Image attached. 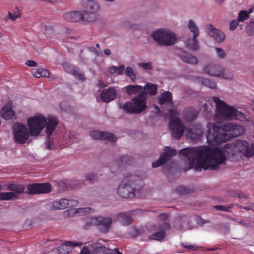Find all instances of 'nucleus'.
I'll return each instance as SVG.
<instances>
[{
  "instance_id": "37",
  "label": "nucleus",
  "mask_w": 254,
  "mask_h": 254,
  "mask_svg": "<svg viewBox=\"0 0 254 254\" xmlns=\"http://www.w3.org/2000/svg\"><path fill=\"white\" fill-rule=\"evenodd\" d=\"M146 90L150 95H154L157 93V86L155 84L147 83L146 84Z\"/></svg>"
},
{
  "instance_id": "26",
  "label": "nucleus",
  "mask_w": 254,
  "mask_h": 254,
  "mask_svg": "<svg viewBox=\"0 0 254 254\" xmlns=\"http://www.w3.org/2000/svg\"><path fill=\"white\" fill-rule=\"evenodd\" d=\"M7 189L8 190L13 191L17 195V198L20 194L23 193L25 190L24 187L22 185H18L12 183L7 184Z\"/></svg>"
},
{
  "instance_id": "63",
  "label": "nucleus",
  "mask_w": 254,
  "mask_h": 254,
  "mask_svg": "<svg viewBox=\"0 0 254 254\" xmlns=\"http://www.w3.org/2000/svg\"><path fill=\"white\" fill-rule=\"evenodd\" d=\"M96 46L97 48H99L100 47L99 44H98V43L96 44Z\"/></svg>"
},
{
  "instance_id": "3",
  "label": "nucleus",
  "mask_w": 254,
  "mask_h": 254,
  "mask_svg": "<svg viewBox=\"0 0 254 254\" xmlns=\"http://www.w3.org/2000/svg\"><path fill=\"white\" fill-rule=\"evenodd\" d=\"M58 124V121L55 118L46 119L42 115H39L29 118L28 119L30 133L31 136H37L41 130L46 127L47 135L45 141V146L48 149H55L53 146V141L51 140L50 136L53 133L56 127Z\"/></svg>"
},
{
  "instance_id": "12",
  "label": "nucleus",
  "mask_w": 254,
  "mask_h": 254,
  "mask_svg": "<svg viewBox=\"0 0 254 254\" xmlns=\"http://www.w3.org/2000/svg\"><path fill=\"white\" fill-rule=\"evenodd\" d=\"M13 133L15 141L20 144L25 143L29 139V131L21 123H17L14 125Z\"/></svg>"
},
{
  "instance_id": "34",
  "label": "nucleus",
  "mask_w": 254,
  "mask_h": 254,
  "mask_svg": "<svg viewBox=\"0 0 254 254\" xmlns=\"http://www.w3.org/2000/svg\"><path fill=\"white\" fill-rule=\"evenodd\" d=\"M70 72L74 76L79 80L81 81H84L85 80L84 74L80 72L79 69L77 67L71 68Z\"/></svg>"
},
{
  "instance_id": "44",
  "label": "nucleus",
  "mask_w": 254,
  "mask_h": 254,
  "mask_svg": "<svg viewBox=\"0 0 254 254\" xmlns=\"http://www.w3.org/2000/svg\"><path fill=\"white\" fill-rule=\"evenodd\" d=\"M86 178L87 180H88V181H89L91 183H94L95 181H96L97 180H98V177H97L96 174L93 173L88 174L86 176Z\"/></svg>"
},
{
  "instance_id": "49",
  "label": "nucleus",
  "mask_w": 254,
  "mask_h": 254,
  "mask_svg": "<svg viewBox=\"0 0 254 254\" xmlns=\"http://www.w3.org/2000/svg\"><path fill=\"white\" fill-rule=\"evenodd\" d=\"M125 70L124 66L123 65H120L119 67H117L116 74L118 75H122Z\"/></svg>"
},
{
  "instance_id": "27",
  "label": "nucleus",
  "mask_w": 254,
  "mask_h": 254,
  "mask_svg": "<svg viewBox=\"0 0 254 254\" xmlns=\"http://www.w3.org/2000/svg\"><path fill=\"white\" fill-rule=\"evenodd\" d=\"M117 219L123 225H128L132 222V219L129 214L121 213L117 216Z\"/></svg>"
},
{
  "instance_id": "21",
  "label": "nucleus",
  "mask_w": 254,
  "mask_h": 254,
  "mask_svg": "<svg viewBox=\"0 0 254 254\" xmlns=\"http://www.w3.org/2000/svg\"><path fill=\"white\" fill-rule=\"evenodd\" d=\"M12 108V102L11 101H8L0 112L1 117L6 120L11 119L15 115V112Z\"/></svg>"
},
{
  "instance_id": "16",
  "label": "nucleus",
  "mask_w": 254,
  "mask_h": 254,
  "mask_svg": "<svg viewBox=\"0 0 254 254\" xmlns=\"http://www.w3.org/2000/svg\"><path fill=\"white\" fill-rule=\"evenodd\" d=\"M83 7L85 9V11H82L83 13H87V17L93 18V21L96 19L95 13L98 11L99 9L98 3L94 0H82Z\"/></svg>"
},
{
  "instance_id": "9",
  "label": "nucleus",
  "mask_w": 254,
  "mask_h": 254,
  "mask_svg": "<svg viewBox=\"0 0 254 254\" xmlns=\"http://www.w3.org/2000/svg\"><path fill=\"white\" fill-rule=\"evenodd\" d=\"M112 224V220L110 217L101 216L90 217L86 220L83 228L88 229L91 226H96L101 233H107L109 232Z\"/></svg>"
},
{
  "instance_id": "18",
  "label": "nucleus",
  "mask_w": 254,
  "mask_h": 254,
  "mask_svg": "<svg viewBox=\"0 0 254 254\" xmlns=\"http://www.w3.org/2000/svg\"><path fill=\"white\" fill-rule=\"evenodd\" d=\"M176 151L169 147H165L164 152L160 155L159 159L152 163L153 168L158 167L167 162L171 157L175 156Z\"/></svg>"
},
{
  "instance_id": "40",
  "label": "nucleus",
  "mask_w": 254,
  "mask_h": 254,
  "mask_svg": "<svg viewBox=\"0 0 254 254\" xmlns=\"http://www.w3.org/2000/svg\"><path fill=\"white\" fill-rule=\"evenodd\" d=\"M121 165H130L132 164V159L128 156H122L120 160Z\"/></svg>"
},
{
  "instance_id": "46",
  "label": "nucleus",
  "mask_w": 254,
  "mask_h": 254,
  "mask_svg": "<svg viewBox=\"0 0 254 254\" xmlns=\"http://www.w3.org/2000/svg\"><path fill=\"white\" fill-rule=\"evenodd\" d=\"M215 50L217 54L219 57H220V58H223L225 57L226 54L222 49L218 47H216Z\"/></svg>"
},
{
  "instance_id": "33",
  "label": "nucleus",
  "mask_w": 254,
  "mask_h": 254,
  "mask_svg": "<svg viewBox=\"0 0 254 254\" xmlns=\"http://www.w3.org/2000/svg\"><path fill=\"white\" fill-rule=\"evenodd\" d=\"M93 254H115L110 250L105 247L100 246L96 248L93 251Z\"/></svg>"
},
{
  "instance_id": "60",
  "label": "nucleus",
  "mask_w": 254,
  "mask_h": 254,
  "mask_svg": "<svg viewBox=\"0 0 254 254\" xmlns=\"http://www.w3.org/2000/svg\"><path fill=\"white\" fill-rule=\"evenodd\" d=\"M251 107L252 110L254 111V100L252 103Z\"/></svg>"
},
{
  "instance_id": "31",
  "label": "nucleus",
  "mask_w": 254,
  "mask_h": 254,
  "mask_svg": "<svg viewBox=\"0 0 254 254\" xmlns=\"http://www.w3.org/2000/svg\"><path fill=\"white\" fill-rule=\"evenodd\" d=\"M176 192L179 195H186L190 193L192 190L184 186H179L175 189Z\"/></svg>"
},
{
  "instance_id": "19",
  "label": "nucleus",
  "mask_w": 254,
  "mask_h": 254,
  "mask_svg": "<svg viewBox=\"0 0 254 254\" xmlns=\"http://www.w3.org/2000/svg\"><path fill=\"white\" fill-rule=\"evenodd\" d=\"M90 135L94 139L106 140L112 142H116L117 140V137L114 134L107 132L94 130L90 132Z\"/></svg>"
},
{
  "instance_id": "42",
  "label": "nucleus",
  "mask_w": 254,
  "mask_h": 254,
  "mask_svg": "<svg viewBox=\"0 0 254 254\" xmlns=\"http://www.w3.org/2000/svg\"><path fill=\"white\" fill-rule=\"evenodd\" d=\"M75 214H85L87 213H89L91 211V209L89 207L86 208H80L79 209H76L73 210Z\"/></svg>"
},
{
  "instance_id": "38",
  "label": "nucleus",
  "mask_w": 254,
  "mask_h": 254,
  "mask_svg": "<svg viewBox=\"0 0 254 254\" xmlns=\"http://www.w3.org/2000/svg\"><path fill=\"white\" fill-rule=\"evenodd\" d=\"M249 13L246 10L240 11L238 14L237 21L238 22H243L249 18Z\"/></svg>"
},
{
  "instance_id": "7",
  "label": "nucleus",
  "mask_w": 254,
  "mask_h": 254,
  "mask_svg": "<svg viewBox=\"0 0 254 254\" xmlns=\"http://www.w3.org/2000/svg\"><path fill=\"white\" fill-rule=\"evenodd\" d=\"M153 40L159 45L164 46L173 45L176 42L175 34L168 29H160L151 34Z\"/></svg>"
},
{
  "instance_id": "11",
  "label": "nucleus",
  "mask_w": 254,
  "mask_h": 254,
  "mask_svg": "<svg viewBox=\"0 0 254 254\" xmlns=\"http://www.w3.org/2000/svg\"><path fill=\"white\" fill-rule=\"evenodd\" d=\"M189 30L193 33V38H189L186 42V46L192 50H196L198 48L197 38L199 35V30L197 25L192 20H190L187 24Z\"/></svg>"
},
{
  "instance_id": "17",
  "label": "nucleus",
  "mask_w": 254,
  "mask_h": 254,
  "mask_svg": "<svg viewBox=\"0 0 254 254\" xmlns=\"http://www.w3.org/2000/svg\"><path fill=\"white\" fill-rule=\"evenodd\" d=\"M29 194L47 193L51 191V186L49 183L33 184L28 186Z\"/></svg>"
},
{
  "instance_id": "39",
  "label": "nucleus",
  "mask_w": 254,
  "mask_h": 254,
  "mask_svg": "<svg viewBox=\"0 0 254 254\" xmlns=\"http://www.w3.org/2000/svg\"><path fill=\"white\" fill-rule=\"evenodd\" d=\"M201 82L204 86H207L210 88L215 89L216 87V83L208 79L204 78L202 80Z\"/></svg>"
},
{
  "instance_id": "64",
  "label": "nucleus",
  "mask_w": 254,
  "mask_h": 254,
  "mask_svg": "<svg viewBox=\"0 0 254 254\" xmlns=\"http://www.w3.org/2000/svg\"><path fill=\"white\" fill-rule=\"evenodd\" d=\"M2 36V33H0V37Z\"/></svg>"
},
{
  "instance_id": "56",
  "label": "nucleus",
  "mask_w": 254,
  "mask_h": 254,
  "mask_svg": "<svg viewBox=\"0 0 254 254\" xmlns=\"http://www.w3.org/2000/svg\"><path fill=\"white\" fill-rule=\"evenodd\" d=\"M162 228L164 230H169L170 228V224L168 223L164 222L162 224Z\"/></svg>"
},
{
  "instance_id": "8",
  "label": "nucleus",
  "mask_w": 254,
  "mask_h": 254,
  "mask_svg": "<svg viewBox=\"0 0 254 254\" xmlns=\"http://www.w3.org/2000/svg\"><path fill=\"white\" fill-rule=\"evenodd\" d=\"M170 121L169 127L172 136L176 139L180 138L183 134L185 130V127L184 126L180 119L177 118L179 116V112L176 109H169Z\"/></svg>"
},
{
  "instance_id": "25",
  "label": "nucleus",
  "mask_w": 254,
  "mask_h": 254,
  "mask_svg": "<svg viewBox=\"0 0 254 254\" xmlns=\"http://www.w3.org/2000/svg\"><path fill=\"white\" fill-rule=\"evenodd\" d=\"M198 115V111L192 107H189L185 110L183 113L184 119L187 122L195 120Z\"/></svg>"
},
{
  "instance_id": "30",
  "label": "nucleus",
  "mask_w": 254,
  "mask_h": 254,
  "mask_svg": "<svg viewBox=\"0 0 254 254\" xmlns=\"http://www.w3.org/2000/svg\"><path fill=\"white\" fill-rule=\"evenodd\" d=\"M141 89L142 87L138 85H129L126 87V92L129 95L138 93Z\"/></svg>"
},
{
  "instance_id": "48",
  "label": "nucleus",
  "mask_w": 254,
  "mask_h": 254,
  "mask_svg": "<svg viewBox=\"0 0 254 254\" xmlns=\"http://www.w3.org/2000/svg\"><path fill=\"white\" fill-rule=\"evenodd\" d=\"M183 247L190 251H195L197 249V247L193 245L183 244Z\"/></svg>"
},
{
  "instance_id": "2",
  "label": "nucleus",
  "mask_w": 254,
  "mask_h": 254,
  "mask_svg": "<svg viewBox=\"0 0 254 254\" xmlns=\"http://www.w3.org/2000/svg\"><path fill=\"white\" fill-rule=\"evenodd\" d=\"M206 133L207 141L211 146H216L227 141L231 137H238L245 132V127L232 123L219 125L209 123Z\"/></svg>"
},
{
  "instance_id": "1",
  "label": "nucleus",
  "mask_w": 254,
  "mask_h": 254,
  "mask_svg": "<svg viewBox=\"0 0 254 254\" xmlns=\"http://www.w3.org/2000/svg\"><path fill=\"white\" fill-rule=\"evenodd\" d=\"M235 148L243 153L245 157L254 156V143L250 145L246 141L237 140L234 144H227L222 149L201 146L197 147H189L179 151L180 155L187 158L190 168L199 171L202 169L216 170L226 161L225 153L228 149Z\"/></svg>"
},
{
  "instance_id": "32",
  "label": "nucleus",
  "mask_w": 254,
  "mask_h": 254,
  "mask_svg": "<svg viewBox=\"0 0 254 254\" xmlns=\"http://www.w3.org/2000/svg\"><path fill=\"white\" fill-rule=\"evenodd\" d=\"M17 198V195L14 192H0V200H10Z\"/></svg>"
},
{
  "instance_id": "5",
  "label": "nucleus",
  "mask_w": 254,
  "mask_h": 254,
  "mask_svg": "<svg viewBox=\"0 0 254 254\" xmlns=\"http://www.w3.org/2000/svg\"><path fill=\"white\" fill-rule=\"evenodd\" d=\"M213 101L216 104V115L223 119H231L242 120L245 118V115L233 107L229 106L218 97H214Z\"/></svg>"
},
{
  "instance_id": "47",
  "label": "nucleus",
  "mask_w": 254,
  "mask_h": 254,
  "mask_svg": "<svg viewBox=\"0 0 254 254\" xmlns=\"http://www.w3.org/2000/svg\"><path fill=\"white\" fill-rule=\"evenodd\" d=\"M238 21L235 20L231 21L229 24V29L231 31L235 30L238 26Z\"/></svg>"
},
{
  "instance_id": "24",
  "label": "nucleus",
  "mask_w": 254,
  "mask_h": 254,
  "mask_svg": "<svg viewBox=\"0 0 254 254\" xmlns=\"http://www.w3.org/2000/svg\"><path fill=\"white\" fill-rule=\"evenodd\" d=\"M82 245V243L72 241H67L64 244H62L60 247L59 254H67L71 250L68 247H75Z\"/></svg>"
},
{
  "instance_id": "10",
  "label": "nucleus",
  "mask_w": 254,
  "mask_h": 254,
  "mask_svg": "<svg viewBox=\"0 0 254 254\" xmlns=\"http://www.w3.org/2000/svg\"><path fill=\"white\" fill-rule=\"evenodd\" d=\"M205 73L210 75L221 77L225 79L233 78V74L228 70L223 68L220 65L210 64L204 68Z\"/></svg>"
},
{
  "instance_id": "13",
  "label": "nucleus",
  "mask_w": 254,
  "mask_h": 254,
  "mask_svg": "<svg viewBox=\"0 0 254 254\" xmlns=\"http://www.w3.org/2000/svg\"><path fill=\"white\" fill-rule=\"evenodd\" d=\"M78 204V201L76 200L63 198L49 203L48 207L50 210H61L75 207Z\"/></svg>"
},
{
  "instance_id": "58",
  "label": "nucleus",
  "mask_w": 254,
  "mask_h": 254,
  "mask_svg": "<svg viewBox=\"0 0 254 254\" xmlns=\"http://www.w3.org/2000/svg\"><path fill=\"white\" fill-rule=\"evenodd\" d=\"M254 10V7H253L250 8L249 9V10L247 11V12H248V13H249V15H250V14L251 13H252V12H253Z\"/></svg>"
},
{
  "instance_id": "50",
  "label": "nucleus",
  "mask_w": 254,
  "mask_h": 254,
  "mask_svg": "<svg viewBox=\"0 0 254 254\" xmlns=\"http://www.w3.org/2000/svg\"><path fill=\"white\" fill-rule=\"evenodd\" d=\"M25 64L29 67H35L37 65V63L33 60H28L26 62Z\"/></svg>"
},
{
  "instance_id": "6",
  "label": "nucleus",
  "mask_w": 254,
  "mask_h": 254,
  "mask_svg": "<svg viewBox=\"0 0 254 254\" xmlns=\"http://www.w3.org/2000/svg\"><path fill=\"white\" fill-rule=\"evenodd\" d=\"M119 108L127 113L139 114L147 108L145 95L141 93L130 101L119 105Z\"/></svg>"
},
{
  "instance_id": "54",
  "label": "nucleus",
  "mask_w": 254,
  "mask_h": 254,
  "mask_svg": "<svg viewBox=\"0 0 254 254\" xmlns=\"http://www.w3.org/2000/svg\"><path fill=\"white\" fill-rule=\"evenodd\" d=\"M159 217L160 219L165 221L168 218V215L167 213H161L159 215Z\"/></svg>"
},
{
  "instance_id": "59",
  "label": "nucleus",
  "mask_w": 254,
  "mask_h": 254,
  "mask_svg": "<svg viewBox=\"0 0 254 254\" xmlns=\"http://www.w3.org/2000/svg\"><path fill=\"white\" fill-rule=\"evenodd\" d=\"M215 2L218 4H221L224 2V0H215Z\"/></svg>"
},
{
  "instance_id": "61",
  "label": "nucleus",
  "mask_w": 254,
  "mask_h": 254,
  "mask_svg": "<svg viewBox=\"0 0 254 254\" xmlns=\"http://www.w3.org/2000/svg\"><path fill=\"white\" fill-rule=\"evenodd\" d=\"M90 50L91 51H94V52H95L96 53H97V51H96L95 49L93 47H91L90 48Z\"/></svg>"
},
{
  "instance_id": "35",
  "label": "nucleus",
  "mask_w": 254,
  "mask_h": 254,
  "mask_svg": "<svg viewBox=\"0 0 254 254\" xmlns=\"http://www.w3.org/2000/svg\"><path fill=\"white\" fill-rule=\"evenodd\" d=\"M166 236L165 232L161 231L160 232H156L150 236L149 238L151 240H155L160 241L164 238Z\"/></svg>"
},
{
  "instance_id": "28",
  "label": "nucleus",
  "mask_w": 254,
  "mask_h": 254,
  "mask_svg": "<svg viewBox=\"0 0 254 254\" xmlns=\"http://www.w3.org/2000/svg\"><path fill=\"white\" fill-rule=\"evenodd\" d=\"M166 103H171L173 105L172 94L169 91L163 92L159 98V103L160 105H163Z\"/></svg>"
},
{
  "instance_id": "53",
  "label": "nucleus",
  "mask_w": 254,
  "mask_h": 254,
  "mask_svg": "<svg viewBox=\"0 0 254 254\" xmlns=\"http://www.w3.org/2000/svg\"><path fill=\"white\" fill-rule=\"evenodd\" d=\"M79 254H90L89 249L87 247H84Z\"/></svg>"
},
{
  "instance_id": "14",
  "label": "nucleus",
  "mask_w": 254,
  "mask_h": 254,
  "mask_svg": "<svg viewBox=\"0 0 254 254\" xmlns=\"http://www.w3.org/2000/svg\"><path fill=\"white\" fill-rule=\"evenodd\" d=\"M203 134V128L202 125L199 123H195L188 127L186 130V137L192 141L201 139Z\"/></svg>"
},
{
  "instance_id": "15",
  "label": "nucleus",
  "mask_w": 254,
  "mask_h": 254,
  "mask_svg": "<svg viewBox=\"0 0 254 254\" xmlns=\"http://www.w3.org/2000/svg\"><path fill=\"white\" fill-rule=\"evenodd\" d=\"M87 13H83L82 11H73L65 13L64 15V19L69 22H91L93 21V18L87 17Z\"/></svg>"
},
{
  "instance_id": "4",
  "label": "nucleus",
  "mask_w": 254,
  "mask_h": 254,
  "mask_svg": "<svg viewBox=\"0 0 254 254\" xmlns=\"http://www.w3.org/2000/svg\"><path fill=\"white\" fill-rule=\"evenodd\" d=\"M142 187L143 181L138 176L128 174L123 179L118 187L117 192L120 197L124 198L140 197Z\"/></svg>"
},
{
  "instance_id": "20",
  "label": "nucleus",
  "mask_w": 254,
  "mask_h": 254,
  "mask_svg": "<svg viewBox=\"0 0 254 254\" xmlns=\"http://www.w3.org/2000/svg\"><path fill=\"white\" fill-rule=\"evenodd\" d=\"M117 91L115 87H110L103 90L100 94L101 100L105 103H109L117 98Z\"/></svg>"
},
{
  "instance_id": "57",
  "label": "nucleus",
  "mask_w": 254,
  "mask_h": 254,
  "mask_svg": "<svg viewBox=\"0 0 254 254\" xmlns=\"http://www.w3.org/2000/svg\"><path fill=\"white\" fill-rule=\"evenodd\" d=\"M104 53L105 55L109 56L111 54V51L109 49H105L104 51Z\"/></svg>"
},
{
  "instance_id": "51",
  "label": "nucleus",
  "mask_w": 254,
  "mask_h": 254,
  "mask_svg": "<svg viewBox=\"0 0 254 254\" xmlns=\"http://www.w3.org/2000/svg\"><path fill=\"white\" fill-rule=\"evenodd\" d=\"M132 231L130 233L133 237H135L139 235V232L136 228H133Z\"/></svg>"
},
{
  "instance_id": "43",
  "label": "nucleus",
  "mask_w": 254,
  "mask_h": 254,
  "mask_svg": "<svg viewBox=\"0 0 254 254\" xmlns=\"http://www.w3.org/2000/svg\"><path fill=\"white\" fill-rule=\"evenodd\" d=\"M138 65L142 68L144 70L151 69L152 64L150 62L148 63H140L138 64Z\"/></svg>"
},
{
  "instance_id": "36",
  "label": "nucleus",
  "mask_w": 254,
  "mask_h": 254,
  "mask_svg": "<svg viewBox=\"0 0 254 254\" xmlns=\"http://www.w3.org/2000/svg\"><path fill=\"white\" fill-rule=\"evenodd\" d=\"M125 74L129 77L130 79L133 81L135 82L136 79V75L132 69L130 67H127L125 70Z\"/></svg>"
},
{
  "instance_id": "41",
  "label": "nucleus",
  "mask_w": 254,
  "mask_h": 254,
  "mask_svg": "<svg viewBox=\"0 0 254 254\" xmlns=\"http://www.w3.org/2000/svg\"><path fill=\"white\" fill-rule=\"evenodd\" d=\"M20 16L19 9L17 7L15 8L14 14H12L10 12H8L7 18L10 19L13 21H15L18 17Z\"/></svg>"
},
{
  "instance_id": "22",
  "label": "nucleus",
  "mask_w": 254,
  "mask_h": 254,
  "mask_svg": "<svg viewBox=\"0 0 254 254\" xmlns=\"http://www.w3.org/2000/svg\"><path fill=\"white\" fill-rule=\"evenodd\" d=\"M208 30L209 35L213 37L216 42L221 43L224 40L225 35L224 33L214 27L212 25H208Z\"/></svg>"
},
{
  "instance_id": "23",
  "label": "nucleus",
  "mask_w": 254,
  "mask_h": 254,
  "mask_svg": "<svg viewBox=\"0 0 254 254\" xmlns=\"http://www.w3.org/2000/svg\"><path fill=\"white\" fill-rule=\"evenodd\" d=\"M176 54L184 62L192 64H196L198 63V60L196 57L186 53L181 49Z\"/></svg>"
},
{
  "instance_id": "45",
  "label": "nucleus",
  "mask_w": 254,
  "mask_h": 254,
  "mask_svg": "<svg viewBox=\"0 0 254 254\" xmlns=\"http://www.w3.org/2000/svg\"><path fill=\"white\" fill-rule=\"evenodd\" d=\"M232 207V205H230L228 206H224L222 205H215L214 208L220 211H224L229 212V209Z\"/></svg>"
},
{
  "instance_id": "52",
  "label": "nucleus",
  "mask_w": 254,
  "mask_h": 254,
  "mask_svg": "<svg viewBox=\"0 0 254 254\" xmlns=\"http://www.w3.org/2000/svg\"><path fill=\"white\" fill-rule=\"evenodd\" d=\"M117 67L116 66H113L108 68V71L111 74L116 73Z\"/></svg>"
},
{
  "instance_id": "62",
  "label": "nucleus",
  "mask_w": 254,
  "mask_h": 254,
  "mask_svg": "<svg viewBox=\"0 0 254 254\" xmlns=\"http://www.w3.org/2000/svg\"><path fill=\"white\" fill-rule=\"evenodd\" d=\"M116 250H117V253L118 254H122V253L121 252L119 251V250L118 249L116 248Z\"/></svg>"
},
{
  "instance_id": "29",
  "label": "nucleus",
  "mask_w": 254,
  "mask_h": 254,
  "mask_svg": "<svg viewBox=\"0 0 254 254\" xmlns=\"http://www.w3.org/2000/svg\"><path fill=\"white\" fill-rule=\"evenodd\" d=\"M32 74L36 78H40V77H49L50 76L49 72L43 68L33 70Z\"/></svg>"
},
{
  "instance_id": "55",
  "label": "nucleus",
  "mask_w": 254,
  "mask_h": 254,
  "mask_svg": "<svg viewBox=\"0 0 254 254\" xmlns=\"http://www.w3.org/2000/svg\"><path fill=\"white\" fill-rule=\"evenodd\" d=\"M98 86L99 87L104 88L107 86V85L105 84L104 82L101 80H98Z\"/></svg>"
}]
</instances>
